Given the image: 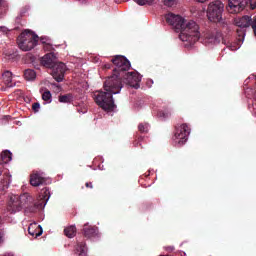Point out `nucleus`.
I'll list each match as a JSON object with an SVG mask.
<instances>
[{"mask_svg":"<svg viewBox=\"0 0 256 256\" xmlns=\"http://www.w3.org/2000/svg\"><path fill=\"white\" fill-rule=\"evenodd\" d=\"M123 84L115 76H109L104 82V91L98 90L94 92L93 98L96 105L100 106L104 111H113L115 109V101L113 95L121 93Z\"/></svg>","mask_w":256,"mask_h":256,"instance_id":"f257e3e1","label":"nucleus"},{"mask_svg":"<svg viewBox=\"0 0 256 256\" xmlns=\"http://www.w3.org/2000/svg\"><path fill=\"white\" fill-rule=\"evenodd\" d=\"M178 31H180V41L187 43L186 45H195V43L199 41V37H201L199 25L193 20H184L182 28H180Z\"/></svg>","mask_w":256,"mask_h":256,"instance_id":"f03ea898","label":"nucleus"},{"mask_svg":"<svg viewBox=\"0 0 256 256\" xmlns=\"http://www.w3.org/2000/svg\"><path fill=\"white\" fill-rule=\"evenodd\" d=\"M113 65V75L111 77H116L118 81L123 85V77L127 73L128 69H131V62L125 56L117 55L112 59Z\"/></svg>","mask_w":256,"mask_h":256,"instance_id":"7ed1b4c3","label":"nucleus"},{"mask_svg":"<svg viewBox=\"0 0 256 256\" xmlns=\"http://www.w3.org/2000/svg\"><path fill=\"white\" fill-rule=\"evenodd\" d=\"M224 9H225V5L223 4V2L219 0L211 2L208 5V10H207V17L209 21H212L213 23H221V20L223 19Z\"/></svg>","mask_w":256,"mask_h":256,"instance_id":"20e7f679","label":"nucleus"},{"mask_svg":"<svg viewBox=\"0 0 256 256\" xmlns=\"http://www.w3.org/2000/svg\"><path fill=\"white\" fill-rule=\"evenodd\" d=\"M39 37L33 32L22 33L20 39L18 40V47L22 51H31L37 45Z\"/></svg>","mask_w":256,"mask_h":256,"instance_id":"39448f33","label":"nucleus"},{"mask_svg":"<svg viewBox=\"0 0 256 256\" xmlns=\"http://www.w3.org/2000/svg\"><path fill=\"white\" fill-rule=\"evenodd\" d=\"M250 4L251 9V0H228V5L226 7L228 13L237 15L241 11H245V7Z\"/></svg>","mask_w":256,"mask_h":256,"instance_id":"423d86ee","label":"nucleus"},{"mask_svg":"<svg viewBox=\"0 0 256 256\" xmlns=\"http://www.w3.org/2000/svg\"><path fill=\"white\" fill-rule=\"evenodd\" d=\"M191 133V128L186 123L176 126L174 140L179 143V145H185L187 143V139Z\"/></svg>","mask_w":256,"mask_h":256,"instance_id":"0eeeda50","label":"nucleus"},{"mask_svg":"<svg viewBox=\"0 0 256 256\" xmlns=\"http://www.w3.org/2000/svg\"><path fill=\"white\" fill-rule=\"evenodd\" d=\"M252 23L253 19L249 16H243L242 18L236 19L235 25L236 27H239V29L236 30L238 37L243 39L245 37V29H247V27H251Z\"/></svg>","mask_w":256,"mask_h":256,"instance_id":"6e6552de","label":"nucleus"},{"mask_svg":"<svg viewBox=\"0 0 256 256\" xmlns=\"http://www.w3.org/2000/svg\"><path fill=\"white\" fill-rule=\"evenodd\" d=\"M50 69H52V77L57 83H61L65 79V71H67L65 63L56 62Z\"/></svg>","mask_w":256,"mask_h":256,"instance_id":"1a4fd4ad","label":"nucleus"},{"mask_svg":"<svg viewBox=\"0 0 256 256\" xmlns=\"http://www.w3.org/2000/svg\"><path fill=\"white\" fill-rule=\"evenodd\" d=\"M122 81L134 89H139V83H141V75L137 72H126L124 76H122Z\"/></svg>","mask_w":256,"mask_h":256,"instance_id":"9d476101","label":"nucleus"},{"mask_svg":"<svg viewBox=\"0 0 256 256\" xmlns=\"http://www.w3.org/2000/svg\"><path fill=\"white\" fill-rule=\"evenodd\" d=\"M28 197V194H23L16 198V200L12 201L8 205V211H10V213H17V211H21L25 205H27V200L29 199Z\"/></svg>","mask_w":256,"mask_h":256,"instance_id":"9b49d317","label":"nucleus"},{"mask_svg":"<svg viewBox=\"0 0 256 256\" xmlns=\"http://www.w3.org/2000/svg\"><path fill=\"white\" fill-rule=\"evenodd\" d=\"M165 19H166V23L174 27L176 31H179L180 29H182L183 23L185 22L183 17H181L180 15H175L173 13L166 14Z\"/></svg>","mask_w":256,"mask_h":256,"instance_id":"f8f14e48","label":"nucleus"},{"mask_svg":"<svg viewBox=\"0 0 256 256\" xmlns=\"http://www.w3.org/2000/svg\"><path fill=\"white\" fill-rule=\"evenodd\" d=\"M30 185H32V187H41V185H47V178L43 177V174L34 171L30 175Z\"/></svg>","mask_w":256,"mask_h":256,"instance_id":"ddd939ff","label":"nucleus"},{"mask_svg":"<svg viewBox=\"0 0 256 256\" xmlns=\"http://www.w3.org/2000/svg\"><path fill=\"white\" fill-rule=\"evenodd\" d=\"M57 63V56H55V53L50 52L48 54H45L41 58V65L44 67H47L48 69H51L53 65Z\"/></svg>","mask_w":256,"mask_h":256,"instance_id":"4468645a","label":"nucleus"},{"mask_svg":"<svg viewBox=\"0 0 256 256\" xmlns=\"http://www.w3.org/2000/svg\"><path fill=\"white\" fill-rule=\"evenodd\" d=\"M28 233L32 237H41V235H43V228H41V225H37V223L30 224Z\"/></svg>","mask_w":256,"mask_h":256,"instance_id":"2eb2a0df","label":"nucleus"},{"mask_svg":"<svg viewBox=\"0 0 256 256\" xmlns=\"http://www.w3.org/2000/svg\"><path fill=\"white\" fill-rule=\"evenodd\" d=\"M82 234L87 239H91V237H95V235H97V228L85 224L82 229Z\"/></svg>","mask_w":256,"mask_h":256,"instance_id":"dca6fc26","label":"nucleus"},{"mask_svg":"<svg viewBox=\"0 0 256 256\" xmlns=\"http://www.w3.org/2000/svg\"><path fill=\"white\" fill-rule=\"evenodd\" d=\"M2 81L6 85V87H14L13 73H11V71H5L2 74Z\"/></svg>","mask_w":256,"mask_h":256,"instance_id":"f3484780","label":"nucleus"},{"mask_svg":"<svg viewBox=\"0 0 256 256\" xmlns=\"http://www.w3.org/2000/svg\"><path fill=\"white\" fill-rule=\"evenodd\" d=\"M75 253L78 256H87V244L85 242H78L75 247Z\"/></svg>","mask_w":256,"mask_h":256,"instance_id":"a211bd4d","label":"nucleus"},{"mask_svg":"<svg viewBox=\"0 0 256 256\" xmlns=\"http://www.w3.org/2000/svg\"><path fill=\"white\" fill-rule=\"evenodd\" d=\"M64 235L68 237V239H73L77 235V227L75 225L68 226L64 229Z\"/></svg>","mask_w":256,"mask_h":256,"instance_id":"6ab92c4d","label":"nucleus"},{"mask_svg":"<svg viewBox=\"0 0 256 256\" xmlns=\"http://www.w3.org/2000/svg\"><path fill=\"white\" fill-rule=\"evenodd\" d=\"M9 185H11V178L9 176H3L0 181V191H7V189H9Z\"/></svg>","mask_w":256,"mask_h":256,"instance_id":"aec40b11","label":"nucleus"},{"mask_svg":"<svg viewBox=\"0 0 256 256\" xmlns=\"http://www.w3.org/2000/svg\"><path fill=\"white\" fill-rule=\"evenodd\" d=\"M0 157H1V163L7 164L9 163V161H11V159H13V154L9 150H4L0 154Z\"/></svg>","mask_w":256,"mask_h":256,"instance_id":"412c9836","label":"nucleus"},{"mask_svg":"<svg viewBox=\"0 0 256 256\" xmlns=\"http://www.w3.org/2000/svg\"><path fill=\"white\" fill-rule=\"evenodd\" d=\"M36 77H37V73L35 72V70L26 69L24 71V79H26V81H33L36 79Z\"/></svg>","mask_w":256,"mask_h":256,"instance_id":"4be33fe9","label":"nucleus"},{"mask_svg":"<svg viewBox=\"0 0 256 256\" xmlns=\"http://www.w3.org/2000/svg\"><path fill=\"white\" fill-rule=\"evenodd\" d=\"M73 99H75V97L73 96L72 93L60 95V96L58 97V101H59L60 103H73Z\"/></svg>","mask_w":256,"mask_h":256,"instance_id":"5701e85b","label":"nucleus"},{"mask_svg":"<svg viewBox=\"0 0 256 256\" xmlns=\"http://www.w3.org/2000/svg\"><path fill=\"white\" fill-rule=\"evenodd\" d=\"M41 195H42V199H43V201H45V203H47V201H49V197H51V193L49 192L48 188L42 189Z\"/></svg>","mask_w":256,"mask_h":256,"instance_id":"b1692460","label":"nucleus"},{"mask_svg":"<svg viewBox=\"0 0 256 256\" xmlns=\"http://www.w3.org/2000/svg\"><path fill=\"white\" fill-rule=\"evenodd\" d=\"M51 91H49L48 89H46L43 93H42V99L43 101H48L49 103H51Z\"/></svg>","mask_w":256,"mask_h":256,"instance_id":"393cba45","label":"nucleus"},{"mask_svg":"<svg viewBox=\"0 0 256 256\" xmlns=\"http://www.w3.org/2000/svg\"><path fill=\"white\" fill-rule=\"evenodd\" d=\"M138 130L140 131V133H148L149 132V124H139L138 125Z\"/></svg>","mask_w":256,"mask_h":256,"instance_id":"a878e982","label":"nucleus"},{"mask_svg":"<svg viewBox=\"0 0 256 256\" xmlns=\"http://www.w3.org/2000/svg\"><path fill=\"white\" fill-rule=\"evenodd\" d=\"M158 117H162L163 119H167V117H171V112H169V111H160V112H158Z\"/></svg>","mask_w":256,"mask_h":256,"instance_id":"bb28decb","label":"nucleus"},{"mask_svg":"<svg viewBox=\"0 0 256 256\" xmlns=\"http://www.w3.org/2000/svg\"><path fill=\"white\" fill-rule=\"evenodd\" d=\"M40 108L41 104H39V102H35L34 104H32V110L34 111V113H39Z\"/></svg>","mask_w":256,"mask_h":256,"instance_id":"cd10ccee","label":"nucleus"},{"mask_svg":"<svg viewBox=\"0 0 256 256\" xmlns=\"http://www.w3.org/2000/svg\"><path fill=\"white\" fill-rule=\"evenodd\" d=\"M163 3L166 7H173V5H175V0H163Z\"/></svg>","mask_w":256,"mask_h":256,"instance_id":"c85d7f7f","label":"nucleus"},{"mask_svg":"<svg viewBox=\"0 0 256 256\" xmlns=\"http://www.w3.org/2000/svg\"><path fill=\"white\" fill-rule=\"evenodd\" d=\"M251 27L253 29L254 35L256 37V16H254Z\"/></svg>","mask_w":256,"mask_h":256,"instance_id":"c756f323","label":"nucleus"},{"mask_svg":"<svg viewBox=\"0 0 256 256\" xmlns=\"http://www.w3.org/2000/svg\"><path fill=\"white\" fill-rule=\"evenodd\" d=\"M53 49V46L49 43L44 44V51H51Z\"/></svg>","mask_w":256,"mask_h":256,"instance_id":"7c9ffc66","label":"nucleus"},{"mask_svg":"<svg viewBox=\"0 0 256 256\" xmlns=\"http://www.w3.org/2000/svg\"><path fill=\"white\" fill-rule=\"evenodd\" d=\"M85 187H87V189H93V182H86Z\"/></svg>","mask_w":256,"mask_h":256,"instance_id":"2f4dec72","label":"nucleus"},{"mask_svg":"<svg viewBox=\"0 0 256 256\" xmlns=\"http://www.w3.org/2000/svg\"><path fill=\"white\" fill-rule=\"evenodd\" d=\"M251 9H256V0H251Z\"/></svg>","mask_w":256,"mask_h":256,"instance_id":"473e14b6","label":"nucleus"},{"mask_svg":"<svg viewBox=\"0 0 256 256\" xmlns=\"http://www.w3.org/2000/svg\"><path fill=\"white\" fill-rule=\"evenodd\" d=\"M207 39H217V36H215V34H210L208 36H206Z\"/></svg>","mask_w":256,"mask_h":256,"instance_id":"72a5a7b5","label":"nucleus"},{"mask_svg":"<svg viewBox=\"0 0 256 256\" xmlns=\"http://www.w3.org/2000/svg\"><path fill=\"white\" fill-rule=\"evenodd\" d=\"M25 13H27V8H24V9L20 12L21 17H23V15H25Z\"/></svg>","mask_w":256,"mask_h":256,"instance_id":"f704fd0d","label":"nucleus"},{"mask_svg":"<svg viewBox=\"0 0 256 256\" xmlns=\"http://www.w3.org/2000/svg\"><path fill=\"white\" fill-rule=\"evenodd\" d=\"M78 3H80V5H85V3H87V0H78Z\"/></svg>","mask_w":256,"mask_h":256,"instance_id":"c9c22d12","label":"nucleus"},{"mask_svg":"<svg viewBox=\"0 0 256 256\" xmlns=\"http://www.w3.org/2000/svg\"><path fill=\"white\" fill-rule=\"evenodd\" d=\"M14 58H15V55H13V54L8 55V59H14Z\"/></svg>","mask_w":256,"mask_h":256,"instance_id":"e433bc0d","label":"nucleus"},{"mask_svg":"<svg viewBox=\"0 0 256 256\" xmlns=\"http://www.w3.org/2000/svg\"><path fill=\"white\" fill-rule=\"evenodd\" d=\"M198 3H205L207 0H197Z\"/></svg>","mask_w":256,"mask_h":256,"instance_id":"4c0bfd02","label":"nucleus"},{"mask_svg":"<svg viewBox=\"0 0 256 256\" xmlns=\"http://www.w3.org/2000/svg\"><path fill=\"white\" fill-rule=\"evenodd\" d=\"M138 141H139V142H140V141H143V137L140 136V137L138 138Z\"/></svg>","mask_w":256,"mask_h":256,"instance_id":"58836bf2","label":"nucleus"},{"mask_svg":"<svg viewBox=\"0 0 256 256\" xmlns=\"http://www.w3.org/2000/svg\"><path fill=\"white\" fill-rule=\"evenodd\" d=\"M1 30H2V31H7V28L1 27Z\"/></svg>","mask_w":256,"mask_h":256,"instance_id":"ea45409f","label":"nucleus"},{"mask_svg":"<svg viewBox=\"0 0 256 256\" xmlns=\"http://www.w3.org/2000/svg\"><path fill=\"white\" fill-rule=\"evenodd\" d=\"M134 145H139V142H137V141H136V142H134Z\"/></svg>","mask_w":256,"mask_h":256,"instance_id":"a19ab883","label":"nucleus"},{"mask_svg":"<svg viewBox=\"0 0 256 256\" xmlns=\"http://www.w3.org/2000/svg\"><path fill=\"white\" fill-rule=\"evenodd\" d=\"M171 251H173V247L171 248Z\"/></svg>","mask_w":256,"mask_h":256,"instance_id":"79ce46f5","label":"nucleus"},{"mask_svg":"<svg viewBox=\"0 0 256 256\" xmlns=\"http://www.w3.org/2000/svg\"><path fill=\"white\" fill-rule=\"evenodd\" d=\"M0 5H1V0H0Z\"/></svg>","mask_w":256,"mask_h":256,"instance_id":"37998d69","label":"nucleus"},{"mask_svg":"<svg viewBox=\"0 0 256 256\" xmlns=\"http://www.w3.org/2000/svg\"><path fill=\"white\" fill-rule=\"evenodd\" d=\"M0 175H1V172H0Z\"/></svg>","mask_w":256,"mask_h":256,"instance_id":"c03bdc74","label":"nucleus"}]
</instances>
